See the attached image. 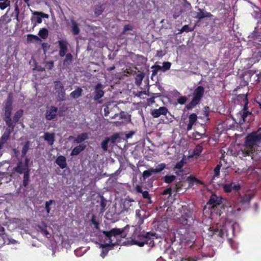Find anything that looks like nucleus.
I'll list each match as a JSON object with an SVG mask.
<instances>
[{"label": "nucleus", "mask_w": 261, "mask_h": 261, "mask_svg": "<svg viewBox=\"0 0 261 261\" xmlns=\"http://www.w3.org/2000/svg\"><path fill=\"white\" fill-rule=\"evenodd\" d=\"M13 103V95L10 92L7 99L4 101V106L3 109L4 112V120L5 121L7 127L4 133L10 137L11 133L14 131L16 125L17 124L23 114V110L19 109L14 114L13 118H11Z\"/></svg>", "instance_id": "1"}, {"label": "nucleus", "mask_w": 261, "mask_h": 261, "mask_svg": "<svg viewBox=\"0 0 261 261\" xmlns=\"http://www.w3.org/2000/svg\"><path fill=\"white\" fill-rule=\"evenodd\" d=\"M261 144V133L257 131L248 134L244 143V149L242 150L243 156H250L254 152L260 149Z\"/></svg>", "instance_id": "2"}, {"label": "nucleus", "mask_w": 261, "mask_h": 261, "mask_svg": "<svg viewBox=\"0 0 261 261\" xmlns=\"http://www.w3.org/2000/svg\"><path fill=\"white\" fill-rule=\"evenodd\" d=\"M157 239V234L154 232H147L142 233L141 232H135L132 237L131 241L133 244L139 247H142L145 244L150 247L154 245V240Z\"/></svg>", "instance_id": "3"}, {"label": "nucleus", "mask_w": 261, "mask_h": 261, "mask_svg": "<svg viewBox=\"0 0 261 261\" xmlns=\"http://www.w3.org/2000/svg\"><path fill=\"white\" fill-rule=\"evenodd\" d=\"M204 88L202 86H198L195 88L192 93L193 97L190 102L186 106L185 108L190 110L199 105L204 96Z\"/></svg>", "instance_id": "4"}, {"label": "nucleus", "mask_w": 261, "mask_h": 261, "mask_svg": "<svg viewBox=\"0 0 261 261\" xmlns=\"http://www.w3.org/2000/svg\"><path fill=\"white\" fill-rule=\"evenodd\" d=\"M55 90L57 96L58 101H61L65 99V90L64 85L60 81H55L54 82Z\"/></svg>", "instance_id": "5"}, {"label": "nucleus", "mask_w": 261, "mask_h": 261, "mask_svg": "<svg viewBox=\"0 0 261 261\" xmlns=\"http://www.w3.org/2000/svg\"><path fill=\"white\" fill-rule=\"evenodd\" d=\"M58 108L51 106L48 109L46 110L45 112V118L47 120H51L55 119L57 117Z\"/></svg>", "instance_id": "6"}, {"label": "nucleus", "mask_w": 261, "mask_h": 261, "mask_svg": "<svg viewBox=\"0 0 261 261\" xmlns=\"http://www.w3.org/2000/svg\"><path fill=\"white\" fill-rule=\"evenodd\" d=\"M241 189V186L239 184H234L231 182L229 184H224L223 186V189L226 193H230L232 191L237 192Z\"/></svg>", "instance_id": "7"}, {"label": "nucleus", "mask_w": 261, "mask_h": 261, "mask_svg": "<svg viewBox=\"0 0 261 261\" xmlns=\"http://www.w3.org/2000/svg\"><path fill=\"white\" fill-rule=\"evenodd\" d=\"M60 48L59 55L61 57H63L68 50V42L65 40H60L58 41Z\"/></svg>", "instance_id": "8"}, {"label": "nucleus", "mask_w": 261, "mask_h": 261, "mask_svg": "<svg viewBox=\"0 0 261 261\" xmlns=\"http://www.w3.org/2000/svg\"><path fill=\"white\" fill-rule=\"evenodd\" d=\"M123 232V229L120 228H113L110 231H103V233L106 237L110 240H111L112 236L116 237L118 235H120Z\"/></svg>", "instance_id": "9"}, {"label": "nucleus", "mask_w": 261, "mask_h": 261, "mask_svg": "<svg viewBox=\"0 0 261 261\" xmlns=\"http://www.w3.org/2000/svg\"><path fill=\"white\" fill-rule=\"evenodd\" d=\"M168 112V109L166 107H161L158 109L152 110L151 114L154 118H158L161 115H166Z\"/></svg>", "instance_id": "10"}, {"label": "nucleus", "mask_w": 261, "mask_h": 261, "mask_svg": "<svg viewBox=\"0 0 261 261\" xmlns=\"http://www.w3.org/2000/svg\"><path fill=\"white\" fill-rule=\"evenodd\" d=\"M213 15L210 13L204 11L203 9L198 8V12L196 13V16L194 18L198 19V21H200L204 18H211Z\"/></svg>", "instance_id": "11"}, {"label": "nucleus", "mask_w": 261, "mask_h": 261, "mask_svg": "<svg viewBox=\"0 0 261 261\" xmlns=\"http://www.w3.org/2000/svg\"><path fill=\"white\" fill-rule=\"evenodd\" d=\"M223 198L221 196H218L216 194H212L207 202V204L213 205V206L220 205L222 203Z\"/></svg>", "instance_id": "12"}, {"label": "nucleus", "mask_w": 261, "mask_h": 261, "mask_svg": "<svg viewBox=\"0 0 261 261\" xmlns=\"http://www.w3.org/2000/svg\"><path fill=\"white\" fill-rule=\"evenodd\" d=\"M104 94L102 84L101 83L97 84L95 88L94 99L98 100L103 96Z\"/></svg>", "instance_id": "13"}, {"label": "nucleus", "mask_w": 261, "mask_h": 261, "mask_svg": "<svg viewBox=\"0 0 261 261\" xmlns=\"http://www.w3.org/2000/svg\"><path fill=\"white\" fill-rule=\"evenodd\" d=\"M208 230L207 233L211 236H217L222 238L224 235V232L222 229H219L214 226L210 227Z\"/></svg>", "instance_id": "14"}, {"label": "nucleus", "mask_w": 261, "mask_h": 261, "mask_svg": "<svg viewBox=\"0 0 261 261\" xmlns=\"http://www.w3.org/2000/svg\"><path fill=\"white\" fill-rule=\"evenodd\" d=\"M14 171L15 172L21 174L24 173L26 171H30L29 168H27L23 164L22 161H18L16 167L13 168Z\"/></svg>", "instance_id": "15"}, {"label": "nucleus", "mask_w": 261, "mask_h": 261, "mask_svg": "<svg viewBox=\"0 0 261 261\" xmlns=\"http://www.w3.org/2000/svg\"><path fill=\"white\" fill-rule=\"evenodd\" d=\"M55 162L61 169H64L67 167L66 159L64 156L59 155Z\"/></svg>", "instance_id": "16"}, {"label": "nucleus", "mask_w": 261, "mask_h": 261, "mask_svg": "<svg viewBox=\"0 0 261 261\" xmlns=\"http://www.w3.org/2000/svg\"><path fill=\"white\" fill-rule=\"evenodd\" d=\"M86 147V145L82 144L75 147L71 151L70 155L72 156L77 155L80 154L82 151L84 150Z\"/></svg>", "instance_id": "17"}, {"label": "nucleus", "mask_w": 261, "mask_h": 261, "mask_svg": "<svg viewBox=\"0 0 261 261\" xmlns=\"http://www.w3.org/2000/svg\"><path fill=\"white\" fill-rule=\"evenodd\" d=\"M250 156L254 162H256V164L261 165V148L254 152V153Z\"/></svg>", "instance_id": "18"}, {"label": "nucleus", "mask_w": 261, "mask_h": 261, "mask_svg": "<svg viewBox=\"0 0 261 261\" xmlns=\"http://www.w3.org/2000/svg\"><path fill=\"white\" fill-rule=\"evenodd\" d=\"M253 197L254 194L252 193H246L243 196H241V202L243 204L249 203Z\"/></svg>", "instance_id": "19"}, {"label": "nucleus", "mask_w": 261, "mask_h": 261, "mask_svg": "<svg viewBox=\"0 0 261 261\" xmlns=\"http://www.w3.org/2000/svg\"><path fill=\"white\" fill-rule=\"evenodd\" d=\"M88 139V134L86 133H83L79 134L74 139V142L80 143Z\"/></svg>", "instance_id": "20"}, {"label": "nucleus", "mask_w": 261, "mask_h": 261, "mask_svg": "<svg viewBox=\"0 0 261 261\" xmlns=\"http://www.w3.org/2000/svg\"><path fill=\"white\" fill-rule=\"evenodd\" d=\"M44 140L47 142L48 144L52 145L55 141V134L46 132L44 134Z\"/></svg>", "instance_id": "21"}, {"label": "nucleus", "mask_w": 261, "mask_h": 261, "mask_svg": "<svg viewBox=\"0 0 261 261\" xmlns=\"http://www.w3.org/2000/svg\"><path fill=\"white\" fill-rule=\"evenodd\" d=\"M171 66V63L169 62H164L163 63V66H161L160 65H153L151 67V68H158L159 69H161L162 71L165 72L168 70H169Z\"/></svg>", "instance_id": "22"}, {"label": "nucleus", "mask_w": 261, "mask_h": 261, "mask_svg": "<svg viewBox=\"0 0 261 261\" xmlns=\"http://www.w3.org/2000/svg\"><path fill=\"white\" fill-rule=\"evenodd\" d=\"M71 31L74 35H77L79 34L80 30L77 22L74 20H71Z\"/></svg>", "instance_id": "23"}, {"label": "nucleus", "mask_w": 261, "mask_h": 261, "mask_svg": "<svg viewBox=\"0 0 261 261\" xmlns=\"http://www.w3.org/2000/svg\"><path fill=\"white\" fill-rule=\"evenodd\" d=\"M30 181V171H26L23 173L22 185L24 187H27Z\"/></svg>", "instance_id": "24"}, {"label": "nucleus", "mask_w": 261, "mask_h": 261, "mask_svg": "<svg viewBox=\"0 0 261 261\" xmlns=\"http://www.w3.org/2000/svg\"><path fill=\"white\" fill-rule=\"evenodd\" d=\"M38 13H39V12H35L34 13L35 16L31 18L32 22H35L33 25L34 28L36 25V23H41L42 21L41 15Z\"/></svg>", "instance_id": "25"}, {"label": "nucleus", "mask_w": 261, "mask_h": 261, "mask_svg": "<svg viewBox=\"0 0 261 261\" xmlns=\"http://www.w3.org/2000/svg\"><path fill=\"white\" fill-rule=\"evenodd\" d=\"M10 137L6 134L4 133L0 138V156L2 155L1 150L3 148V145L10 139Z\"/></svg>", "instance_id": "26"}, {"label": "nucleus", "mask_w": 261, "mask_h": 261, "mask_svg": "<svg viewBox=\"0 0 261 261\" xmlns=\"http://www.w3.org/2000/svg\"><path fill=\"white\" fill-rule=\"evenodd\" d=\"M83 89L81 87H78L76 89L71 92L70 96L71 98L76 99L82 96Z\"/></svg>", "instance_id": "27"}, {"label": "nucleus", "mask_w": 261, "mask_h": 261, "mask_svg": "<svg viewBox=\"0 0 261 261\" xmlns=\"http://www.w3.org/2000/svg\"><path fill=\"white\" fill-rule=\"evenodd\" d=\"M27 40L28 43H32L34 42H42L41 39L37 36L33 34L27 35Z\"/></svg>", "instance_id": "28"}, {"label": "nucleus", "mask_w": 261, "mask_h": 261, "mask_svg": "<svg viewBox=\"0 0 261 261\" xmlns=\"http://www.w3.org/2000/svg\"><path fill=\"white\" fill-rule=\"evenodd\" d=\"M247 104L248 102L247 101L244 107V111L241 114V118L244 122L246 121V118L249 115H251L252 113L247 111Z\"/></svg>", "instance_id": "29"}, {"label": "nucleus", "mask_w": 261, "mask_h": 261, "mask_svg": "<svg viewBox=\"0 0 261 261\" xmlns=\"http://www.w3.org/2000/svg\"><path fill=\"white\" fill-rule=\"evenodd\" d=\"M65 58L63 60V64L65 66L69 65L73 60V57L70 53L65 55Z\"/></svg>", "instance_id": "30"}, {"label": "nucleus", "mask_w": 261, "mask_h": 261, "mask_svg": "<svg viewBox=\"0 0 261 261\" xmlns=\"http://www.w3.org/2000/svg\"><path fill=\"white\" fill-rule=\"evenodd\" d=\"M163 178L165 183L170 184L175 180L176 176L174 175H167L164 176Z\"/></svg>", "instance_id": "31"}, {"label": "nucleus", "mask_w": 261, "mask_h": 261, "mask_svg": "<svg viewBox=\"0 0 261 261\" xmlns=\"http://www.w3.org/2000/svg\"><path fill=\"white\" fill-rule=\"evenodd\" d=\"M38 35L42 39H46L48 36V30L45 28L40 29L38 32Z\"/></svg>", "instance_id": "32"}, {"label": "nucleus", "mask_w": 261, "mask_h": 261, "mask_svg": "<svg viewBox=\"0 0 261 261\" xmlns=\"http://www.w3.org/2000/svg\"><path fill=\"white\" fill-rule=\"evenodd\" d=\"M184 181L180 179H179V181L176 182L174 187V191L176 193H178L180 191V190L182 189V187L184 186Z\"/></svg>", "instance_id": "33"}, {"label": "nucleus", "mask_w": 261, "mask_h": 261, "mask_svg": "<svg viewBox=\"0 0 261 261\" xmlns=\"http://www.w3.org/2000/svg\"><path fill=\"white\" fill-rule=\"evenodd\" d=\"M203 150V147L200 144H198L196 146L193 150V155L194 156H199Z\"/></svg>", "instance_id": "34"}, {"label": "nucleus", "mask_w": 261, "mask_h": 261, "mask_svg": "<svg viewBox=\"0 0 261 261\" xmlns=\"http://www.w3.org/2000/svg\"><path fill=\"white\" fill-rule=\"evenodd\" d=\"M10 6V0H0V9L4 10Z\"/></svg>", "instance_id": "35"}, {"label": "nucleus", "mask_w": 261, "mask_h": 261, "mask_svg": "<svg viewBox=\"0 0 261 261\" xmlns=\"http://www.w3.org/2000/svg\"><path fill=\"white\" fill-rule=\"evenodd\" d=\"M144 77V74L143 73H140L137 74L135 77L136 84L138 86H140Z\"/></svg>", "instance_id": "36"}, {"label": "nucleus", "mask_w": 261, "mask_h": 261, "mask_svg": "<svg viewBox=\"0 0 261 261\" xmlns=\"http://www.w3.org/2000/svg\"><path fill=\"white\" fill-rule=\"evenodd\" d=\"M166 167V165L165 163H161L159 164L156 168L155 169L153 168V171L154 173H160Z\"/></svg>", "instance_id": "37"}, {"label": "nucleus", "mask_w": 261, "mask_h": 261, "mask_svg": "<svg viewBox=\"0 0 261 261\" xmlns=\"http://www.w3.org/2000/svg\"><path fill=\"white\" fill-rule=\"evenodd\" d=\"M30 145V141H27V142H25V143H24V144L22 147V150H21L22 156H25L26 155V154L29 149Z\"/></svg>", "instance_id": "38"}, {"label": "nucleus", "mask_w": 261, "mask_h": 261, "mask_svg": "<svg viewBox=\"0 0 261 261\" xmlns=\"http://www.w3.org/2000/svg\"><path fill=\"white\" fill-rule=\"evenodd\" d=\"M153 173H154L153 171V168H150L143 171L142 176L144 179H145L146 178L150 177Z\"/></svg>", "instance_id": "39"}, {"label": "nucleus", "mask_w": 261, "mask_h": 261, "mask_svg": "<svg viewBox=\"0 0 261 261\" xmlns=\"http://www.w3.org/2000/svg\"><path fill=\"white\" fill-rule=\"evenodd\" d=\"M194 30V28H191L189 26V25H184L181 29L180 30V33H182L183 32H191L193 31Z\"/></svg>", "instance_id": "40"}, {"label": "nucleus", "mask_w": 261, "mask_h": 261, "mask_svg": "<svg viewBox=\"0 0 261 261\" xmlns=\"http://www.w3.org/2000/svg\"><path fill=\"white\" fill-rule=\"evenodd\" d=\"M55 201L54 200H49V201H47L45 203V208L47 214H49L50 211V205L51 204L55 203Z\"/></svg>", "instance_id": "41"}, {"label": "nucleus", "mask_w": 261, "mask_h": 261, "mask_svg": "<svg viewBox=\"0 0 261 261\" xmlns=\"http://www.w3.org/2000/svg\"><path fill=\"white\" fill-rule=\"evenodd\" d=\"M109 142V139L106 138L101 144V146L104 151H107L108 149V143Z\"/></svg>", "instance_id": "42"}, {"label": "nucleus", "mask_w": 261, "mask_h": 261, "mask_svg": "<svg viewBox=\"0 0 261 261\" xmlns=\"http://www.w3.org/2000/svg\"><path fill=\"white\" fill-rule=\"evenodd\" d=\"M107 205V201L104 198L103 196H102L100 198V205L101 207V211L103 212L106 210V206Z\"/></svg>", "instance_id": "43"}, {"label": "nucleus", "mask_w": 261, "mask_h": 261, "mask_svg": "<svg viewBox=\"0 0 261 261\" xmlns=\"http://www.w3.org/2000/svg\"><path fill=\"white\" fill-rule=\"evenodd\" d=\"M197 119V115L195 113H192L190 115L189 117V122L194 124Z\"/></svg>", "instance_id": "44"}, {"label": "nucleus", "mask_w": 261, "mask_h": 261, "mask_svg": "<svg viewBox=\"0 0 261 261\" xmlns=\"http://www.w3.org/2000/svg\"><path fill=\"white\" fill-rule=\"evenodd\" d=\"M109 139V142H111L112 143H115L116 141V140L119 138V135L118 134H114L110 137H107Z\"/></svg>", "instance_id": "45"}, {"label": "nucleus", "mask_w": 261, "mask_h": 261, "mask_svg": "<svg viewBox=\"0 0 261 261\" xmlns=\"http://www.w3.org/2000/svg\"><path fill=\"white\" fill-rule=\"evenodd\" d=\"M180 221L183 225H188L189 222V218H187L186 216L182 215L180 218Z\"/></svg>", "instance_id": "46"}, {"label": "nucleus", "mask_w": 261, "mask_h": 261, "mask_svg": "<svg viewBox=\"0 0 261 261\" xmlns=\"http://www.w3.org/2000/svg\"><path fill=\"white\" fill-rule=\"evenodd\" d=\"M103 11V9L101 6L97 7L94 10V13L96 16H99Z\"/></svg>", "instance_id": "47"}, {"label": "nucleus", "mask_w": 261, "mask_h": 261, "mask_svg": "<svg viewBox=\"0 0 261 261\" xmlns=\"http://www.w3.org/2000/svg\"><path fill=\"white\" fill-rule=\"evenodd\" d=\"M188 100V98L186 96H181L179 97L177 101L180 105H184Z\"/></svg>", "instance_id": "48"}, {"label": "nucleus", "mask_w": 261, "mask_h": 261, "mask_svg": "<svg viewBox=\"0 0 261 261\" xmlns=\"http://www.w3.org/2000/svg\"><path fill=\"white\" fill-rule=\"evenodd\" d=\"M222 165L220 163L219 164H218L216 167L214 168V176H218L220 174V170L221 168Z\"/></svg>", "instance_id": "49"}, {"label": "nucleus", "mask_w": 261, "mask_h": 261, "mask_svg": "<svg viewBox=\"0 0 261 261\" xmlns=\"http://www.w3.org/2000/svg\"><path fill=\"white\" fill-rule=\"evenodd\" d=\"M188 179L190 183H192V184L194 182H196L197 184L201 183V181L199 179H198V178H197L196 177H195L194 176H191L189 177Z\"/></svg>", "instance_id": "50"}, {"label": "nucleus", "mask_w": 261, "mask_h": 261, "mask_svg": "<svg viewBox=\"0 0 261 261\" xmlns=\"http://www.w3.org/2000/svg\"><path fill=\"white\" fill-rule=\"evenodd\" d=\"M184 165V162L183 160H180V161L176 163L174 169H180L182 168Z\"/></svg>", "instance_id": "51"}, {"label": "nucleus", "mask_w": 261, "mask_h": 261, "mask_svg": "<svg viewBox=\"0 0 261 261\" xmlns=\"http://www.w3.org/2000/svg\"><path fill=\"white\" fill-rule=\"evenodd\" d=\"M133 30V26L130 24L125 25L122 31V34H125L126 32L128 31H131Z\"/></svg>", "instance_id": "52"}, {"label": "nucleus", "mask_w": 261, "mask_h": 261, "mask_svg": "<svg viewBox=\"0 0 261 261\" xmlns=\"http://www.w3.org/2000/svg\"><path fill=\"white\" fill-rule=\"evenodd\" d=\"M42 48L44 52L45 53L47 49L50 47V45L46 42H43L41 44Z\"/></svg>", "instance_id": "53"}, {"label": "nucleus", "mask_w": 261, "mask_h": 261, "mask_svg": "<svg viewBox=\"0 0 261 261\" xmlns=\"http://www.w3.org/2000/svg\"><path fill=\"white\" fill-rule=\"evenodd\" d=\"M163 195H167L169 194L170 196L172 194V188L171 187H169L166 189H165L162 193Z\"/></svg>", "instance_id": "54"}, {"label": "nucleus", "mask_w": 261, "mask_h": 261, "mask_svg": "<svg viewBox=\"0 0 261 261\" xmlns=\"http://www.w3.org/2000/svg\"><path fill=\"white\" fill-rule=\"evenodd\" d=\"M142 194L143 198L150 200V197L148 191H143V193H142Z\"/></svg>", "instance_id": "55"}, {"label": "nucleus", "mask_w": 261, "mask_h": 261, "mask_svg": "<svg viewBox=\"0 0 261 261\" xmlns=\"http://www.w3.org/2000/svg\"><path fill=\"white\" fill-rule=\"evenodd\" d=\"M92 223L94 225L96 228H98L99 226L98 222L96 220L94 216H93L91 219Z\"/></svg>", "instance_id": "56"}, {"label": "nucleus", "mask_w": 261, "mask_h": 261, "mask_svg": "<svg viewBox=\"0 0 261 261\" xmlns=\"http://www.w3.org/2000/svg\"><path fill=\"white\" fill-rule=\"evenodd\" d=\"M29 162H30V159L28 157H26L23 164L25 165V166L27 168H29Z\"/></svg>", "instance_id": "57"}, {"label": "nucleus", "mask_w": 261, "mask_h": 261, "mask_svg": "<svg viewBox=\"0 0 261 261\" xmlns=\"http://www.w3.org/2000/svg\"><path fill=\"white\" fill-rule=\"evenodd\" d=\"M136 189L138 193H142L143 192V191L142 190V188L141 186H139V185L137 186Z\"/></svg>", "instance_id": "58"}, {"label": "nucleus", "mask_w": 261, "mask_h": 261, "mask_svg": "<svg viewBox=\"0 0 261 261\" xmlns=\"http://www.w3.org/2000/svg\"><path fill=\"white\" fill-rule=\"evenodd\" d=\"M154 68V69L152 70V76L155 75L157 74L158 71L159 70H161V69H159L158 68Z\"/></svg>", "instance_id": "59"}, {"label": "nucleus", "mask_w": 261, "mask_h": 261, "mask_svg": "<svg viewBox=\"0 0 261 261\" xmlns=\"http://www.w3.org/2000/svg\"><path fill=\"white\" fill-rule=\"evenodd\" d=\"M38 14H40L42 18H48V15L47 14H45L44 13H43L42 12H39V13H38Z\"/></svg>", "instance_id": "60"}, {"label": "nucleus", "mask_w": 261, "mask_h": 261, "mask_svg": "<svg viewBox=\"0 0 261 261\" xmlns=\"http://www.w3.org/2000/svg\"><path fill=\"white\" fill-rule=\"evenodd\" d=\"M108 252V249L102 250V252L101 253V256L102 257H104L107 255Z\"/></svg>", "instance_id": "61"}, {"label": "nucleus", "mask_w": 261, "mask_h": 261, "mask_svg": "<svg viewBox=\"0 0 261 261\" xmlns=\"http://www.w3.org/2000/svg\"><path fill=\"white\" fill-rule=\"evenodd\" d=\"M41 232L46 236H47L49 234L47 230L44 228H42L41 229Z\"/></svg>", "instance_id": "62"}, {"label": "nucleus", "mask_w": 261, "mask_h": 261, "mask_svg": "<svg viewBox=\"0 0 261 261\" xmlns=\"http://www.w3.org/2000/svg\"><path fill=\"white\" fill-rule=\"evenodd\" d=\"M164 54L163 53V51L162 50H158L156 53V56L159 57H162L163 56Z\"/></svg>", "instance_id": "63"}, {"label": "nucleus", "mask_w": 261, "mask_h": 261, "mask_svg": "<svg viewBox=\"0 0 261 261\" xmlns=\"http://www.w3.org/2000/svg\"><path fill=\"white\" fill-rule=\"evenodd\" d=\"M147 101L148 102H150L151 104L154 103L155 102L154 97H150V98L147 99Z\"/></svg>", "instance_id": "64"}]
</instances>
